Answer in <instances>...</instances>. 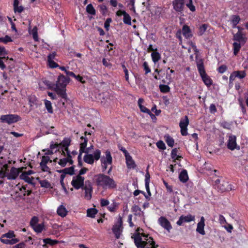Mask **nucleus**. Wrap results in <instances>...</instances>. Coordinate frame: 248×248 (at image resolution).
<instances>
[{
  "instance_id": "obj_1",
  "label": "nucleus",
  "mask_w": 248,
  "mask_h": 248,
  "mask_svg": "<svg viewBox=\"0 0 248 248\" xmlns=\"http://www.w3.org/2000/svg\"><path fill=\"white\" fill-rule=\"evenodd\" d=\"M80 139L81 141L80 143V149L79 154L78 156V159L81 158V155L84 153L86 155L83 157L84 161L89 164H93L94 162V160H98L100 158L101 151L98 149L95 150L93 154H91V150L93 149V146H91L89 148H86L88 140L87 139L84 138L83 137H81Z\"/></svg>"
},
{
  "instance_id": "obj_2",
  "label": "nucleus",
  "mask_w": 248,
  "mask_h": 248,
  "mask_svg": "<svg viewBox=\"0 0 248 248\" xmlns=\"http://www.w3.org/2000/svg\"><path fill=\"white\" fill-rule=\"evenodd\" d=\"M137 248H156L158 245H155L153 238L148 235L138 232L132 237Z\"/></svg>"
},
{
  "instance_id": "obj_3",
  "label": "nucleus",
  "mask_w": 248,
  "mask_h": 248,
  "mask_svg": "<svg viewBox=\"0 0 248 248\" xmlns=\"http://www.w3.org/2000/svg\"><path fill=\"white\" fill-rule=\"evenodd\" d=\"M70 142L71 140L69 138H65L61 142V145H62V148L60 154L61 156H63L64 157L61 156L58 163L62 167L65 166L67 163H69L70 164L73 163L72 156L68 150V147L70 144Z\"/></svg>"
},
{
  "instance_id": "obj_4",
  "label": "nucleus",
  "mask_w": 248,
  "mask_h": 248,
  "mask_svg": "<svg viewBox=\"0 0 248 248\" xmlns=\"http://www.w3.org/2000/svg\"><path fill=\"white\" fill-rule=\"evenodd\" d=\"M94 181L97 186L104 189L114 188L117 186L116 182L112 178L103 174L95 175Z\"/></svg>"
},
{
  "instance_id": "obj_5",
  "label": "nucleus",
  "mask_w": 248,
  "mask_h": 248,
  "mask_svg": "<svg viewBox=\"0 0 248 248\" xmlns=\"http://www.w3.org/2000/svg\"><path fill=\"white\" fill-rule=\"evenodd\" d=\"M68 82V78L65 77L63 75H61L58 77L54 88V90L57 94L63 98H66V97L65 88Z\"/></svg>"
},
{
  "instance_id": "obj_6",
  "label": "nucleus",
  "mask_w": 248,
  "mask_h": 248,
  "mask_svg": "<svg viewBox=\"0 0 248 248\" xmlns=\"http://www.w3.org/2000/svg\"><path fill=\"white\" fill-rule=\"evenodd\" d=\"M15 235L13 231H9L7 233L2 235L0 238V241L2 243L5 244L13 245L19 242V240L14 238Z\"/></svg>"
},
{
  "instance_id": "obj_7",
  "label": "nucleus",
  "mask_w": 248,
  "mask_h": 248,
  "mask_svg": "<svg viewBox=\"0 0 248 248\" xmlns=\"http://www.w3.org/2000/svg\"><path fill=\"white\" fill-rule=\"evenodd\" d=\"M197 66L203 81L207 86H210L212 83V80L206 75L202 62V61L198 62Z\"/></svg>"
},
{
  "instance_id": "obj_8",
  "label": "nucleus",
  "mask_w": 248,
  "mask_h": 248,
  "mask_svg": "<svg viewBox=\"0 0 248 248\" xmlns=\"http://www.w3.org/2000/svg\"><path fill=\"white\" fill-rule=\"evenodd\" d=\"M62 145L61 143H51L49 149L45 153V155L49 156L58 157L57 154H60L62 152Z\"/></svg>"
},
{
  "instance_id": "obj_9",
  "label": "nucleus",
  "mask_w": 248,
  "mask_h": 248,
  "mask_svg": "<svg viewBox=\"0 0 248 248\" xmlns=\"http://www.w3.org/2000/svg\"><path fill=\"white\" fill-rule=\"evenodd\" d=\"M101 166L103 171H104L107 169L108 165H111L112 162V158L109 151L105 152V156L101 157Z\"/></svg>"
},
{
  "instance_id": "obj_10",
  "label": "nucleus",
  "mask_w": 248,
  "mask_h": 248,
  "mask_svg": "<svg viewBox=\"0 0 248 248\" xmlns=\"http://www.w3.org/2000/svg\"><path fill=\"white\" fill-rule=\"evenodd\" d=\"M38 218L34 217L32 218L30 222V224L35 232L40 233L45 230V226L44 222L38 223Z\"/></svg>"
},
{
  "instance_id": "obj_11",
  "label": "nucleus",
  "mask_w": 248,
  "mask_h": 248,
  "mask_svg": "<svg viewBox=\"0 0 248 248\" xmlns=\"http://www.w3.org/2000/svg\"><path fill=\"white\" fill-rule=\"evenodd\" d=\"M0 120L3 123H6L8 124H11L16 123L20 120V117L16 114H7L2 115L0 118Z\"/></svg>"
},
{
  "instance_id": "obj_12",
  "label": "nucleus",
  "mask_w": 248,
  "mask_h": 248,
  "mask_svg": "<svg viewBox=\"0 0 248 248\" xmlns=\"http://www.w3.org/2000/svg\"><path fill=\"white\" fill-rule=\"evenodd\" d=\"M24 168L22 167L20 168H16L15 167H12L10 172L8 173H6V177L9 180H15L18 176L20 172L23 171Z\"/></svg>"
},
{
  "instance_id": "obj_13",
  "label": "nucleus",
  "mask_w": 248,
  "mask_h": 248,
  "mask_svg": "<svg viewBox=\"0 0 248 248\" xmlns=\"http://www.w3.org/2000/svg\"><path fill=\"white\" fill-rule=\"evenodd\" d=\"M122 219L120 217L117 222L113 226L112 228V232L115 235L117 239H119L120 237V235L122 234L123 231L122 227Z\"/></svg>"
},
{
  "instance_id": "obj_14",
  "label": "nucleus",
  "mask_w": 248,
  "mask_h": 248,
  "mask_svg": "<svg viewBox=\"0 0 248 248\" xmlns=\"http://www.w3.org/2000/svg\"><path fill=\"white\" fill-rule=\"evenodd\" d=\"M84 178L80 175L74 176L71 185L77 189L81 188L84 184Z\"/></svg>"
},
{
  "instance_id": "obj_15",
  "label": "nucleus",
  "mask_w": 248,
  "mask_h": 248,
  "mask_svg": "<svg viewBox=\"0 0 248 248\" xmlns=\"http://www.w3.org/2000/svg\"><path fill=\"white\" fill-rule=\"evenodd\" d=\"M189 124L188 117L185 116L184 118L181 119L179 126L181 128V133L183 136H186L187 134V127Z\"/></svg>"
},
{
  "instance_id": "obj_16",
  "label": "nucleus",
  "mask_w": 248,
  "mask_h": 248,
  "mask_svg": "<svg viewBox=\"0 0 248 248\" xmlns=\"http://www.w3.org/2000/svg\"><path fill=\"white\" fill-rule=\"evenodd\" d=\"M227 145L228 149L231 150L240 149L239 146L236 143V137L235 136L231 135L229 137Z\"/></svg>"
},
{
  "instance_id": "obj_17",
  "label": "nucleus",
  "mask_w": 248,
  "mask_h": 248,
  "mask_svg": "<svg viewBox=\"0 0 248 248\" xmlns=\"http://www.w3.org/2000/svg\"><path fill=\"white\" fill-rule=\"evenodd\" d=\"M246 76L245 71H233L230 75L229 80L230 82H232L236 78L239 79L244 78Z\"/></svg>"
},
{
  "instance_id": "obj_18",
  "label": "nucleus",
  "mask_w": 248,
  "mask_h": 248,
  "mask_svg": "<svg viewBox=\"0 0 248 248\" xmlns=\"http://www.w3.org/2000/svg\"><path fill=\"white\" fill-rule=\"evenodd\" d=\"M158 222L163 228L170 232L172 229L171 225L169 221L165 217H161L158 219Z\"/></svg>"
},
{
  "instance_id": "obj_19",
  "label": "nucleus",
  "mask_w": 248,
  "mask_h": 248,
  "mask_svg": "<svg viewBox=\"0 0 248 248\" xmlns=\"http://www.w3.org/2000/svg\"><path fill=\"white\" fill-rule=\"evenodd\" d=\"M195 220V217L191 215H187L186 216H181L179 220L177 222V224L181 226L184 223L189 222Z\"/></svg>"
},
{
  "instance_id": "obj_20",
  "label": "nucleus",
  "mask_w": 248,
  "mask_h": 248,
  "mask_svg": "<svg viewBox=\"0 0 248 248\" xmlns=\"http://www.w3.org/2000/svg\"><path fill=\"white\" fill-rule=\"evenodd\" d=\"M124 154L125 159H126V163L127 167L129 169H134L136 167V164L135 162L132 159V157L129 155L126 150L124 151Z\"/></svg>"
},
{
  "instance_id": "obj_21",
  "label": "nucleus",
  "mask_w": 248,
  "mask_h": 248,
  "mask_svg": "<svg viewBox=\"0 0 248 248\" xmlns=\"http://www.w3.org/2000/svg\"><path fill=\"white\" fill-rule=\"evenodd\" d=\"M233 39L235 42L244 44L246 42L247 37L242 32H237L234 35Z\"/></svg>"
},
{
  "instance_id": "obj_22",
  "label": "nucleus",
  "mask_w": 248,
  "mask_h": 248,
  "mask_svg": "<svg viewBox=\"0 0 248 248\" xmlns=\"http://www.w3.org/2000/svg\"><path fill=\"white\" fill-rule=\"evenodd\" d=\"M184 0H174L173 1V8L177 12H182L184 5Z\"/></svg>"
},
{
  "instance_id": "obj_23",
  "label": "nucleus",
  "mask_w": 248,
  "mask_h": 248,
  "mask_svg": "<svg viewBox=\"0 0 248 248\" xmlns=\"http://www.w3.org/2000/svg\"><path fill=\"white\" fill-rule=\"evenodd\" d=\"M204 221L205 219L204 217H202L200 221L197 224V227L196 229V231L202 235H204L205 234L204 231Z\"/></svg>"
},
{
  "instance_id": "obj_24",
  "label": "nucleus",
  "mask_w": 248,
  "mask_h": 248,
  "mask_svg": "<svg viewBox=\"0 0 248 248\" xmlns=\"http://www.w3.org/2000/svg\"><path fill=\"white\" fill-rule=\"evenodd\" d=\"M58 159V157L49 156L45 155L42 157V160L40 163L44 164H47L48 162L51 163L52 162L56 163Z\"/></svg>"
},
{
  "instance_id": "obj_25",
  "label": "nucleus",
  "mask_w": 248,
  "mask_h": 248,
  "mask_svg": "<svg viewBox=\"0 0 248 248\" xmlns=\"http://www.w3.org/2000/svg\"><path fill=\"white\" fill-rule=\"evenodd\" d=\"M182 33L183 35L186 38H190L192 34L189 27L187 25H184L182 28Z\"/></svg>"
},
{
  "instance_id": "obj_26",
  "label": "nucleus",
  "mask_w": 248,
  "mask_h": 248,
  "mask_svg": "<svg viewBox=\"0 0 248 248\" xmlns=\"http://www.w3.org/2000/svg\"><path fill=\"white\" fill-rule=\"evenodd\" d=\"M217 188L221 191L224 192L225 191L230 190L231 188L229 185L228 183L226 182H223L222 184H219L217 186Z\"/></svg>"
},
{
  "instance_id": "obj_27",
  "label": "nucleus",
  "mask_w": 248,
  "mask_h": 248,
  "mask_svg": "<svg viewBox=\"0 0 248 248\" xmlns=\"http://www.w3.org/2000/svg\"><path fill=\"white\" fill-rule=\"evenodd\" d=\"M179 178L181 182H186L188 179L187 171L186 170H183L180 173Z\"/></svg>"
},
{
  "instance_id": "obj_28",
  "label": "nucleus",
  "mask_w": 248,
  "mask_h": 248,
  "mask_svg": "<svg viewBox=\"0 0 248 248\" xmlns=\"http://www.w3.org/2000/svg\"><path fill=\"white\" fill-rule=\"evenodd\" d=\"M57 212L58 214L62 217H65L67 213L66 209L63 205H60L58 208Z\"/></svg>"
},
{
  "instance_id": "obj_29",
  "label": "nucleus",
  "mask_w": 248,
  "mask_h": 248,
  "mask_svg": "<svg viewBox=\"0 0 248 248\" xmlns=\"http://www.w3.org/2000/svg\"><path fill=\"white\" fill-rule=\"evenodd\" d=\"M240 20V18L238 16L233 15L231 16L230 19L231 23L232 25V28L236 27V25L239 23Z\"/></svg>"
},
{
  "instance_id": "obj_30",
  "label": "nucleus",
  "mask_w": 248,
  "mask_h": 248,
  "mask_svg": "<svg viewBox=\"0 0 248 248\" xmlns=\"http://www.w3.org/2000/svg\"><path fill=\"white\" fill-rule=\"evenodd\" d=\"M131 211L135 215L142 216L143 212L141 211V209L138 206L135 205L132 206Z\"/></svg>"
},
{
  "instance_id": "obj_31",
  "label": "nucleus",
  "mask_w": 248,
  "mask_h": 248,
  "mask_svg": "<svg viewBox=\"0 0 248 248\" xmlns=\"http://www.w3.org/2000/svg\"><path fill=\"white\" fill-rule=\"evenodd\" d=\"M243 45L244 44H242V43H240L237 42H234L233 43V54L235 55H236L238 54L241 47V46Z\"/></svg>"
},
{
  "instance_id": "obj_32",
  "label": "nucleus",
  "mask_w": 248,
  "mask_h": 248,
  "mask_svg": "<svg viewBox=\"0 0 248 248\" xmlns=\"http://www.w3.org/2000/svg\"><path fill=\"white\" fill-rule=\"evenodd\" d=\"M20 178L24 180L25 181L29 183H31L33 180V178L32 177H30L29 175H27L24 172H22V173L20 175Z\"/></svg>"
},
{
  "instance_id": "obj_33",
  "label": "nucleus",
  "mask_w": 248,
  "mask_h": 248,
  "mask_svg": "<svg viewBox=\"0 0 248 248\" xmlns=\"http://www.w3.org/2000/svg\"><path fill=\"white\" fill-rule=\"evenodd\" d=\"M178 150L176 148L173 149L171 153V158L174 160H180L182 156L179 155H177Z\"/></svg>"
},
{
  "instance_id": "obj_34",
  "label": "nucleus",
  "mask_w": 248,
  "mask_h": 248,
  "mask_svg": "<svg viewBox=\"0 0 248 248\" xmlns=\"http://www.w3.org/2000/svg\"><path fill=\"white\" fill-rule=\"evenodd\" d=\"M165 141L167 143L168 145L172 147L173 146L174 144V141L172 138L170 137L169 135H166L165 136Z\"/></svg>"
},
{
  "instance_id": "obj_35",
  "label": "nucleus",
  "mask_w": 248,
  "mask_h": 248,
  "mask_svg": "<svg viewBox=\"0 0 248 248\" xmlns=\"http://www.w3.org/2000/svg\"><path fill=\"white\" fill-rule=\"evenodd\" d=\"M85 191V198L89 200L92 197V188L91 186H89V187L86 186L84 188Z\"/></svg>"
},
{
  "instance_id": "obj_36",
  "label": "nucleus",
  "mask_w": 248,
  "mask_h": 248,
  "mask_svg": "<svg viewBox=\"0 0 248 248\" xmlns=\"http://www.w3.org/2000/svg\"><path fill=\"white\" fill-rule=\"evenodd\" d=\"M151 57L153 61L155 63L158 62L161 58L160 54L156 51H154L153 53H152Z\"/></svg>"
},
{
  "instance_id": "obj_37",
  "label": "nucleus",
  "mask_w": 248,
  "mask_h": 248,
  "mask_svg": "<svg viewBox=\"0 0 248 248\" xmlns=\"http://www.w3.org/2000/svg\"><path fill=\"white\" fill-rule=\"evenodd\" d=\"M97 211L95 208H91L87 210V216L91 217H94L97 214Z\"/></svg>"
},
{
  "instance_id": "obj_38",
  "label": "nucleus",
  "mask_w": 248,
  "mask_h": 248,
  "mask_svg": "<svg viewBox=\"0 0 248 248\" xmlns=\"http://www.w3.org/2000/svg\"><path fill=\"white\" fill-rule=\"evenodd\" d=\"M208 28V25L204 24L200 26L199 28L198 34L200 35H203Z\"/></svg>"
},
{
  "instance_id": "obj_39",
  "label": "nucleus",
  "mask_w": 248,
  "mask_h": 248,
  "mask_svg": "<svg viewBox=\"0 0 248 248\" xmlns=\"http://www.w3.org/2000/svg\"><path fill=\"white\" fill-rule=\"evenodd\" d=\"M45 105L47 111L50 113H53V108L52 107L51 103L50 101L46 100L45 101Z\"/></svg>"
},
{
  "instance_id": "obj_40",
  "label": "nucleus",
  "mask_w": 248,
  "mask_h": 248,
  "mask_svg": "<svg viewBox=\"0 0 248 248\" xmlns=\"http://www.w3.org/2000/svg\"><path fill=\"white\" fill-rule=\"evenodd\" d=\"M131 18L130 16L127 13H124V22L127 25H130L131 24Z\"/></svg>"
},
{
  "instance_id": "obj_41",
  "label": "nucleus",
  "mask_w": 248,
  "mask_h": 248,
  "mask_svg": "<svg viewBox=\"0 0 248 248\" xmlns=\"http://www.w3.org/2000/svg\"><path fill=\"white\" fill-rule=\"evenodd\" d=\"M39 183H40L41 187H45V188L51 187V185L50 183L46 180L40 181L39 182Z\"/></svg>"
},
{
  "instance_id": "obj_42",
  "label": "nucleus",
  "mask_w": 248,
  "mask_h": 248,
  "mask_svg": "<svg viewBox=\"0 0 248 248\" xmlns=\"http://www.w3.org/2000/svg\"><path fill=\"white\" fill-rule=\"evenodd\" d=\"M43 242L45 244H50V245H54L58 243L57 240H52L50 238H46L43 239Z\"/></svg>"
},
{
  "instance_id": "obj_43",
  "label": "nucleus",
  "mask_w": 248,
  "mask_h": 248,
  "mask_svg": "<svg viewBox=\"0 0 248 248\" xmlns=\"http://www.w3.org/2000/svg\"><path fill=\"white\" fill-rule=\"evenodd\" d=\"M86 11L89 14L91 15H93L95 14V9L91 4H89L87 6Z\"/></svg>"
},
{
  "instance_id": "obj_44",
  "label": "nucleus",
  "mask_w": 248,
  "mask_h": 248,
  "mask_svg": "<svg viewBox=\"0 0 248 248\" xmlns=\"http://www.w3.org/2000/svg\"><path fill=\"white\" fill-rule=\"evenodd\" d=\"M30 34L32 35L34 40H38L37 30L36 27H34L30 32Z\"/></svg>"
},
{
  "instance_id": "obj_45",
  "label": "nucleus",
  "mask_w": 248,
  "mask_h": 248,
  "mask_svg": "<svg viewBox=\"0 0 248 248\" xmlns=\"http://www.w3.org/2000/svg\"><path fill=\"white\" fill-rule=\"evenodd\" d=\"M40 166L42 171L50 173V170L49 168L47 166V164L40 163Z\"/></svg>"
},
{
  "instance_id": "obj_46",
  "label": "nucleus",
  "mask_w": 248,
  "mask_h": 248,
  "mask_svg": "<svg viewBox=\"0 0 248 248\" xmlns=\"http://www.w3.org/2000/svg\"><path fill=\"white\" fill-rule=\"evenodd\" d=\"M12 40L11 38L8 36L6 35L3 37H0V42H2L4 44H7L8 42H12Z\"/></svg>"
},
{
  "instance_id": "obj_47",
  "label": "nucleus",
  "mask_w": 248,
  "mask_h": 248,
  "mask_svg": "<svg viewBox=\"0 0 248 248\" xmlns=\"http://www.w3.org/2000/svg\"><path fill=\"white\" fill-rule=\"evenodd\" d=\"M218 222L222 226L225 225V224H227L226 220L224 217L221 215H219L218 216Z\"/></svg>"
},
{
  "instance_id": "obj_48",
  "label": "nucleus",
  "mask_w": 248,
  "mask_h": 248,
  "mask_svg": "<svg viewBox=\"0 0 248 248\" xmlns=\"http://www.w3.org/2000/svg\"><path fill=\"white\" fill-rule=\"evenodd\" d=\"M186 5L191 12L195 11V7L193 5L192 0H188V2L186 3Z\"/></svg>"
},
{
  "instance_id": "obj_49",
  "label": "nucleus",
  "mask_w": 248,
  "mask_h": 248,
  "mask_svg": "<svg viewBox=\"0 0 248 248\" xmlns=\"http://www.w3.org/2000/svg\"><path fill=\"white\" fill-rule=\"evenodd\" d=\"M118 206V204L115 202H113L108 207V209L110 212H114Z\"/></svg>"
},
{
  "instance_id": "obj_50",
  "label": "nucleus",
  "mask_w": 248,
  "mask_h": 248,
  "mask_svg": "<svg viewBox=\"0 0 248 248\" xmlns=\"http://www.w3.org/2000/svg\"><path fill=\"white\" fill-rule=\"evenodd\" d=\"M159 88L162 93H167L170 91V87L166 85H161L159 86Z\"/></svg>"
},
{
  "instance_id": "obj_51",
  "label": "nucleus",
  "mask_w": 248,
  "mask_h": 248,
  "mask_svg": "<svg viewBox=\"0 0 248 248\" xmlns=\"http://www.w3.org/2000/svg\"><path fill=\"white\" fill-rule=\"evenodd\" d=\"M47 63L50 68H53L59 66V65L54 62L53 60H47Z\"/></svg>"
},
{
  "instance_id": "obj_52",
  "label": "nucleus",
  "mask_w": 248,
  "mask_h": 248,
  "mask_svg": "<svg viewBox=\"0 0 248 248\" xmlns=\"http://www.w3.org/2000/svg\"><path fill=\"white\" fill-rule=\"evenodd\" d=\"M140 110L141 111L143 112L148 114L149 115H150V116H154V114L151 112L150 110L149 109L147 108L144 106L141 107V108H140Z\"/></svg>"
},
{
  "instance_id": "obj_53",
  "label": "nucleus",
  "mask_w": 248,
  "mask_h": 248,
  "mask_svg": "<svg viewBox=\"0 0 248 248\" xmlns=\"http://www.w3.org/2000/svg\"><path fill=\"white\" fill-rule=\"evenodd\" d=\"M157 147L162 150H165L166 149V146L165 143L161 140H159L156 143Z\"/></svg>"
},
{
  "instance_id": "obj_54",
  "label": "nucleus",
  "mask_w": 248,
  "mask_h": 248,
  "mask_svg": "<svg viewBox=\"0 0 248 248\" xmlns=\"http://www.w3.org/2000/svg\"><path fill=\"white\" fill-rule=\"evenodd\" d=\"M15 12H17L19 13H21L23 11V7L22 6L18 5H14V6Z\"/></svg>"
},
{
  "instance_id": "obj_55",
  "label": "nucleus",
  "mask_w": 248,
  "mask_h": 248,
  "mask_svg": "<svg viewBox=\"0 0 248 248\" xmlns=\"http://www.w3.org/2000/svg\"><path fill=\"white\" fill-rule=\"evenodd\" d=\"M3 168L5 169V170H0V178H3L6 177V170L7 169V165H5L3 166Z\"/></svg>"
},
{
  "instance_id": "obj_56",
  "label": "nucleus",
  "mask_w": 248,
  "mask_h": 248,
  "mask_svg": "<svg viewBox=\"0 0 248 248\" xmlns=\"http://www.w3.org/2000/svg\"><path fill=\"white\" fill-rule=\"evenodd\" d=\"M227 224V226H226V225H223L222 226V227L225 229H226V230L228 232H232V230L233 229V226L231 225V224Z\"/></svg>"
},
{
  "instance_id": "obj_57",
  "label": "nucleus",
  "mask_w": 248,
  "mask_h": 248,
  "mask_svg": "<svg viewBox=\"0 0 248 248\" xmlns=\"http://www.w3.org/2000/svg\"><path fill=\"white\" fill-rule=\"evenodd\" d=\"M63 171L65 173H67V174L72 175L74 173V168L73 167H70L69 168L65 169L63 170Z\"/></svg>"
},
{
  "instance_id": "obj_58",
  "label": "nucleus",
  "mask_w": 248,
  "mask_h": 248,
  "mask_svg": "<svg viewBox=\"0 0 248 248\" xmlns=\"http://www.w3.org/2000/svg\"><path fill=\"white\" fill-rule=\"evenodd\" d=\"M227 70V66L225 65H222L218 68V72L220 73H224Z\"/></svg>"
},
{
  "instance_id": "obj_59",
  "label": "nucleus",
  "mask_w": 248,
  "mask_h": 248,
  "mask_svg": "<svg viewBox=\"0 0 248 248\" xmlns=\"http://www.w3.org/2000/svg\"><path fill=\"white\" fill-rule=\"evenodd\" d=\"M125 74V78L127 81H129L128 72L124 65H122Z\"/></svg>"
},
{
  "instance_id": "obj_60",
  "label": "nucleus",
  "mask_w": 248,
  "mask_h": 248,
  "mask_svg": "<svg viewBox=\"0 0 248 248\" xmlns=\"http://www.w3.org/2000/svg\"><path fill=\"white\" fill-rule=\"evenodd\" d=\"M150 181V175L148 170H147V172L145 176V184H149Z\"/></svg>"
},
{
  "instance_id": "obj_61",
  "label": "nucleus",
  "mask_w": 248,
  "mask_h": 248,
  "mask_svg": "<svg viewBox=\"0 0 248 248\" xmlns=\"http://www.w3.org/2000/svg\"><path fill=\"white\" fill-rule=\"evenodd\" d=\"M111 22V19L110 18H108L105 22L104 27L107 29V30H108L109 27V24Z\"/></svg>"
},
{
  "instance_id": "obj_62",
  "label": "nucleus",
  "mask_w": 248,
  "mask_h": 248,
  "mask_svg": "<svg viewBox=\"0 0 248 248\" xmlns=\"http://www.w3.org/2000/svg\"><path fill=\"white\" fill-rule=\"evenodd\" d=\"M144 69L145 71V73L147 74L151 72V70L148 67V64L146 62H144L143 63Z\"/></svg>"
},
{
  "instance_id": "obj_63",
  "label": "nucleus",
  "mask_w": 248,
  "mask_h": 248,
  "mask_svg": "<svg viewBox=\"0 0 248 248\" xmlns=\"http://www.w3.org/2000/svg\"><path fill=\"white\" fill-rule=\"evenodd\" d=\"M109 204V201L107 200L102 199H101V205L102 206L108 205Z\"/></svg>"
},
{
  "instance_id": "obj_64",
  "label": "nucleus",
  "mask_w": 248,
  "mask_h": 248,
  "mask_svg": "<svg viewBox=\"0 0 248 248\" xmlns=\"http://www.w3.org/2000/svg\"><path fill=\"white\" fill-rule=\"evenodd\" d=\"M25 245L24 243H20L14 246L13 248H25Z\"/></svg>"
}]
</instances>
